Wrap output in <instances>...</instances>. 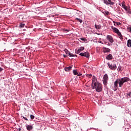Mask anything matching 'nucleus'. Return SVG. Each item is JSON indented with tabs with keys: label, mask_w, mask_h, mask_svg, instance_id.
Returning <instances> with one entry per match:
<instances>
[{
	"label": "nucleus",
	"mask_w": 131,
	"mask_h": 131,
	"mask_svg": "<svg viewBox=\"0 0 131 131\" xmlns=\"http://www.w3.org/2000/svg\"><path fill=\"white\" fill-rule=\"evenodd\" d=\"M92 86L93 90H96V92L98 93L102 92L103 90V86L99 82L94 83L93 85H92Z\"/></svg>",
	"instance_id": "obj_1"
},
{
	"label": "nucleus",
	"mask_w": 131,
	"mask_h": 131,
	"mask_svg": "<svg viewBox=\"0 0 131 131\" xmlns=\"http://www.w3.org/2000/svg\"><path fill=\"white\" fill-rule=\"evenodd\" d=\"M118 81L119 82V86L120 88H122V85H123V83H124V82H127V81H129V78L128 77L122 78L120 79H118Z\"/></svg>",
	"instance_id": "obj_2"
},
{
	"label": "nucleus",
	"mask_w": 131,
	"mask_h": 131,
	"mask_svg": "<svg viewBox=\"0 0 131 131\" xmlns=\"http://www.w3.org/2000/svg\"><path fill=\"white\" fill-rule=\"evenodd\" d=\"M106 39L108 40V41H109L108 43V46H112L113 45V42H114V39H113L112 36L107 35L106 36Z\"/></svg>",
	"instance_id": "obj_3"
},
{
	"label": "nucleus",
	"mask_w": 131,
	"mask_h": 131,
	"mask_svg": "<svg viewBox=\"0 0 131 131\" xmlns=\"http://www.w3.org/2000/svg\"><path fill=\"white\" fill-rule=\"evenodd\" d=\"M108 78H109L108 77V75L107 74H105L103 76L102 81H103V84H104V85H107V83H108Z\"/></svg>",
	"instance_id": "obj_4"
},
{
	"label": "nucleus",
	"mask_w": 131,
	"mask_h": 131,
	"mask_svg": "<svg viewBox=\"0 0 131 131\" xmlns=\"http://www.w3.org/2000/svg\"><path fill=\"white\" fill-rule=\"evenodd\" d=\"M107 65L112 70H115L116 69V64L115 63L110 64V63L108 62Z\"/></svg>",
	"instance_id": "obj_5"
},
{
	"label": "nucleus",
	"mask_w": 131,
	"mask_h": 131,
	"mask_svg": "<svg viewBox=\"0 0 131 131\" xmlns=\"http://www.w3.org/2000/svg\"><path fill=\"white\" fill-rule=\"evenodd\" d=\"M79 55L82 57H86L87 58H90V53H89L88 52H84V53H81Z\"/></svg>",
	"instance_id": "obj_6"
},
{
	"label": "nucleus",
	"mask_w": 131,
	"mask_h": 131,
	"mask_svg": "<svg viewBox=\"0 0 131 131\" xmlns=\"http://www.w3.org/2000/svg\"><path fill=\"white\" fill-rule=\"evenodd\" d=\"M118 80L117 79L115 82L114 83V91H117V86H118Z\"/></svg>",
	"instance_id": "obj_7"
},
{
	"label": "nucleus",
	"mask_w": 131,
	"mask_h": 131,
	"mask_svg": "<svg viewBox=\"0 0 131 131\" xmlns=\"http://www.w3.org/2000/svg\"><path fill=\"white\" fill-rule=\"evenodd\" d=\"M84 50V47H81L78 50H75V53L76 54H79L80 52H82Z\"/></svg>",
	"instance_id": "obj_8"
},
{
	"label": "nucleus",
	"mask_w": 131,
	"mask_h": 131,
	"mask_svg": "<svg viewBox=\"0 0 131 131\" xmlns=\"http://www.w3.org/2000/svg\"><path fill=\"white\" fill-rule=\"evenodd\" d=\"M26 127L28 131L32 130L33 129V126L32 125H27Z\"/></svg>",
	"instance_id": "obj_9"
},
{
	"label": "nucleus",
	"mask_w": 131,
	"mask_h": 131,
	"mask_svg": "<svg viewBox=\"0 0 131 131\" xmlns=\"http://www.w3.org/2000/svg\"><path fill=\"white\" fill-rule=\"evenodd\" d=\"M98 81H97V77L96 76H93V79H92V85L95 84V83H98Z\"/></svg>",
	"instance_id": "obj_10"
},
{
	"label": "nucleus",
	"mask_w": 131,
	"mask_h": 131,
	"mask_svg": "<svg viewBox=\"0 0 131 131\" xmlns=\"http://www.w3.org/2000/svg\"><path fill=\"white\" fill-rule=\"evenodd\" d=\"M112 29L113 30L114 32H115V33L117 34L118 32H119V30L114 27H112Z\"/></svg>",
	"instance_id": "obj_11"
},
{
	"label": "nucleus",
	"mask_w": 131,
	"mask_h": 131,
	"mask_svg": "<svg viewBox=\"0 0 131 131\" xmlns=\"http://www.w3.org/2000/svg\"><path fill=\"white\" fill-rule=\"evenodd\" d=\"M72 69V66H70L68 67H66L64 68V70H65V71H67V72H68L70 71Z\"/></svg>",
	"instance_id": "obj_12"
},
{
	"label": "nucleus",
	"mask_w": 131,
	"mask_h": 131,
	"mask_svg": "<svg viewBox=\"0 0 131 131\" xmlns=\"http://www.w3.org/2000/svg\"><path fill=\"white\" fill-rule=\"evenodd\" d=\"M113 58V56H112V54H111L107 55L106 57V59L107 60H112Z\"/></svg>",
	"instance_id": "obj_13"
},
{
	"label": "nucleus",
	"mask_w": 131,
	"mask_h": 131,
	"mask_svg": "<svg viewBox=\"0 0 131 131\" xmlns=\"http://www.w3.org/2000/svg\"><path fill=\"white\" fill-rule=\"evenodd\" d=\"M110 51H111V50L109 48H103L104 53H109V52H110Z\"/></svg>",
	"instance_id": "obj_14"
},
{
	"label": "nucleus",
	"mask_w": 131,
	"mask_h": 131,
	"mask_svg": "<svg viewBox=\"0 0 131 131\" xmlns=\"http://www.w3.org/2000/svg\"><path fill=\"white\" fill-rule=\"evenodd\" d=\"M125 2H124V1H123L122 4V7L123 9H124V10H126V8H127V6H125Z\"/></svg>",
	"instance_id": "obj_15"
},
{
	"label": "nucleus",
	"mask_w": 131,
	"mask_h": 131,
	"mask_svg": "<svg viewBox=\"0 0 131 131\" xmlns=\"http://www.w3.org/2000/svg\"><path fill=\"white\" fill-rule=\"evenodd\" d=\"M127 47H128V48H131V40L130 39H128L127 40Z\"/></svg>",
	"instance_id": "obj_16"
},
{
	"label": "nucleus",
	"mask_w": 131,
	"mask_h": 131,
	"mask_svg": "<svg viewBox=\"0 0 131 131\" xmlns=\"http://www.w3.org/2000/svg\"><path fill=\"white\" fill-rule=\"evenodd\" d=\"M95 27L96 29H101V27H102V26L101 25H95Z\"/></svg>",
	"instance_id": "obj_17"
},
{
	"label": "nucleus",
	"mask_w": 131,
	"mask_h": 131,
	"mask_svg": "<svg viewBox=\"0 0 131 131\" xmlns=\"http://www.w3.org/2000/svg\"><path fill=\"white\" fill-rule=\"evenodd\" d=\"M108 1V5L110 6H113L114 5V2H112L111 0H107Z\"/></svg>",
	"instance_id": "obj_18"
},
{
	"label": "nucleus",
	"mask_w": 131,
	"mask_h": 131,
	"mask_svg": "<svg viewBox=\"0 0 131 131\" xmlns=\"http://www.w3.org/2000/svg\"><path fill=\"white\" fill-rule=\"evenodd\" d=\"M25 26V24L24 23H21L19 26V28H23Z\"/></svg>",
	"instance_id": "obj_19"
},
{
	"label": "nucleus",
	"mask_w": 131,
	"mask_h": 131,
	"mask_svg": "<svg viewBox=\"0 0 131 131\" xmlns=\"http://www.w3.org/2000/svg\"><path fill=\"white\" fill-rule=\"evenodd\" d=\"M125 11H127L129 14H131V11H130V7H127L126 9H125Z\"/></svg>",
	"instance_id": "obj_20"
},
{
	"label": "nucleus",
	"mask_w": 131,
	"mask_h": 131,
	"mask_svg": "<svg viewBox=\"0 0 131 131\" xmlns=\"http://www.w3.org/2000/svg\"><path fill=\"white\" fill-rule=\"evenodd\" d=\"M117 34L119 36L120 38H122V35H121V33H120V32H119Z\"/></svg>",
	"instance_id": "obj_21"
},
{
	"label": "nucleus",
	"mask_w": 131,
	"mask_h": 131,
	"mask_svg": "<svg viewBox=\"0 0 131 131\" xmlns=\"http://www.w3.org/2000/svg\"><path fill=\"white\" fill-rule=\"evenodd\" d=\"M74 75H77L78 72H77V71L75 70H74L73 71Z\"/></svg>",
	"instance_id": "obj_22"
},
{
	"label": "nucleus",
	"mask_w": 131,
	"mask_h": 131,
	"mask_svg": "<svg viewBox=\"0 0 131 131\" xmlns=\"http://www.w3.org/2000/svg\"><path fill=\"white\" fill-rule=\"evenodd\" d=\"M103 3L105 4V5H109V2L107 0H103Z\"/></svg>",
	"instance_id": "obj_23"
},
{
	"label": "nucleus",
	"mask_w": 131,
	"mask_h": 131,
	"mask_svg": "<svg viewBox=\"0 0 131 131\" xmlns=\"http://www.w3.org/2000/svg\"><path fill=\"white\" fill-rule=\"evenodd\" d=\"M75 20H77V21H79V22H80V23H82V20L80 19V18H76Z\"/></svg>",
	"instance_id": "obj_24"
},
{
	"label": "nucleus",
	"mask_w": 131,
	"mask_h": 131,
	"mask_svg": "<svg viewBox=\"0 0 131 131\" xmlns=\"http://www.w3.org/2000/svg\"><path fill=\"white\" fill-rule=\"evenodd\" d=\"M70 31V30H67V29H62V31L63 32H69Z\"/></svg>",
	"instance_id": "obj_25"
},
{
	"label": "nucleus",
	"mask_w": 131,
	"mask_h": 131,
	"mask_svg": "<svg viewBox=\"0 0 131 131\" xmlns=\"http://www.w3.org/2000/svg\"><path fill=\"white\" fill-rule=\"evenodd\" d=\"M86 76L87 77H89V78H91L93 76V75H92V74H87V75H86Z\"/></svg>",
	"instance_id": "obj_26"
},
{
	"label": "nucleus",
	"mask_w": 131,
	"mask_h": 131,
	"mask_svg": "<svg viewBox=\"0 0 131 131\" xmlns=\"http://www.w3.org/2000/svg\"><path fill=\"white\" fill-rule=\"evenodd\" d=\"M127 98H131V92L127 94Z\"/></svg>",
	"instance_id": "obj_27"
},
{
	"label": "nucleus",
	"mask_w": 131,
	"mask_h": 131,
	"mask_svg": "<svg viewBox=\"0 0 131 131\" xmlns=\"http://www.w3.org/2000/svg\"><path fill=\"white\" fill-rule=\"evenodd\" d=\"M122 67H121V66H119L118 68V70H119V71H122Z\"/></svg>",
	"instance_id": "obj_28"
},
{
	"label": "nucleus",
	"mask_w": 131,
	"mask_h": 131,
	"mask_svg": "<svg viewBox=\"0 0 131 131\" xmlns=\"http://www.w3.org/2000/svg\"><path fill=\"white\" fill-rule=\"evenodd\" d=\"M114 23H115L116 24V26H119L120 25V23L119 22H114Z\"/></svg>",
	"instance_id": "obj_29"
},
{
	"label": "nucleus",
	"mask_w": 131,
	"mask_h": 131,
	"mask_svg": "<svg viewBox=\"0 0 131 131\" xmlns=\"http://www.w3.org/2000/svg\"><path fill=\"white\" fill-rule=\"evenodd\" d=\"M69 56H70V57H75H75H77V55H74V54H73L72 53H71Z\"/></svg>",
	"instance_id": "obj_30"
},
{
	"label": "nucleus",
	"mask_w": 131,
	"mask_h": 131,
	"mask_svg": "<svg viewBox=\"0 0 131 131\" xmlns=\"http://www.w3.org/2000/svg\"><path fill=\"white\" fill-rule=\"evenodd\" d=\"M34 116L32 115H30V118L31 119H34Z\"/></svg>",
	"instance_id": "obj_31"
},
{
	"label": "nucleus",
	"mask_w": 131,
	"mask_h": 131,
	"mask_svg": "<svg viewBox=\"0 0 131 131\" xmlns=\"http://www.w3.org/2000/svg\"><path fill=\"white\" fill-rule=\"evenodd\" d=\"M70 54H71L70 52L67 51V55H69V56H70Z\"/></svg>",
	"instance_id": "obj_32"
},
{
	"label": "nucleus",
	"mask_w": 131,
	"mask_h": 131,
	"mask_svg": "<svg viewBox=\"0 0 131 131\" xmlns=\"http://www.w3.org/2000/svg\"><path fill=\"white\" fill-rule=\"evenodd\" d=\"M3 70H4V69L0 67V73L2 72V71H3Z\"/></svg>",
	"instance_id": "obj_33"
},
{
	"label": "nucleus",
	"mask_w": 131,
	"mask_h": 131,
	"mask_svg": "<svg viewBox=\"0 0 131 131\" xmlns=\"http://www.w3.org/2000/svg\"><path fill=\"white\" fill-rule=\"evenodd\" d=\"M23 119H25V120H28V119H27V118L25 117H23Z\"/></svg>",
	"instance_id": "obj_34"
},
{
	"label": "nucleus",
	"mask_w": 131,
	"mask_h": 131,
	"mask_svg": "<svg viewBox=\"0 0 131 131\" xmlns=\"http://www.w3.org/2000/svg\"><path fill=\"white\" fill-rule=\"evenodd\" d=\"M106 15H109V12L108 11H105Z\"/></svg>",
	"instance_id": "obj_35"
},
{
	"label": "nucleus",
	"mask_w": 131,
	"mask_h": 131,
	"mask_svg": "<svg viewBox=\"0 0 131 131\" xmlns=\"http://www.w3.org/2000/svg\"><path fill=\"white\" fill-rule=\"evenodd\" d=\"M77 75V76H81V74L78 73V74Z\"/></svg>",
	"instance_id": "obj_36"
},
{
	"label": "nucleus",
	"mask_w": 131,
	"mask_h": 131,
	"mask_svg": "<svg viewBox=\"0 0 131 131\" xmlns=\"http://www.w3.org/2000/svg\"><path fill=\"white\" fill-rule=\"evenodd\" d=\"M80 39H81V40H82L83 41H84L85 39L83 38H81Z\"/></svg>",
	"instance_id": "obj_37"
},
{
	"label": "nucleus",
	"mask_w": 131,
	"mask_h": 131,
	"mask_svg": "<svg viewBox=\"0 0 131 131\" xmlns=\"http://www.w3.org/2000/svg\"><path fill=\"white\" fill-rule=\"evenodd\" d=\"M128 29L129 32H131V28H128Z\"/></svg>",
	"instance_id": "obj_38"
},
{
	"label": "nucleus",
	"mask_w": 131,
	"mask_h": 131,
	"mask_svg": "<svg viewBox=\"0 0 131 131\" xmlns=\"http://www.w3.org/2000/svg\"><path fill=\"white\" fill-rule=\"evenodd\" d=\"M64 51H65V52L66 53V54H67V52H68V50H64Z\"/></svg>",
	"instance_id": "obj_39"
},
{
	"label": "nucleus",
	"mask_w": 131,
	"mask_h": 131,
	"mask_svg": "<svg viewBox=\"0 0 131 131\" xmlns=\"http://www.w3.org/2000/svg\"><path fill=\"white\" fill-rule=\"evenodd\" d=\"M63 57H64V58H66L67 57V55H63Z\"/></svg>",
	"instance_id": "obj_40"
},
{
	"label": "nucleus",
	"mask_w": 131,
	"mask_h": 131,
	"mask_svg": "<svg viewBox=\"0 0 131 131\" xmlns=\"http://www.w3.org/2000/svg\"><path fill=\"white\" fill-rule=\"evenodd\" d=\"M100 43H103L102 42V41H100Z\"/></svg>",
	"instance_id": "obj_41"
},
{
	"label": "nucleus",
	"mask_w": 131,
	"mask_h": 131,
	"mask_svg": "<svg viewBox=\"0 0 131 131\" xmlns=\"http://www.w3.org/2000/svg\"><path fill=\"white\" fill-rule=\"evenodd\" d=\"M21 130V128H19V131H20Z\"/></svg>",
	"instance_id": "obj_42"
}]
</instances>
